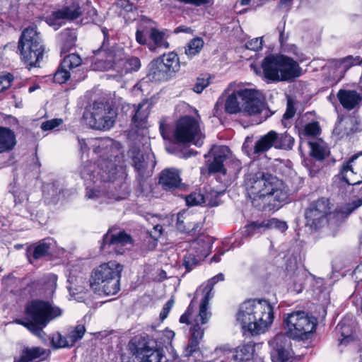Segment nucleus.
Segmentation results:
<instances>
[{
  "label": "nucleus",
  "mask_w": 362,
  "mask_h": 362,
  "mask_svg": "<svg viewBox=\"0 0 362 362\" xmlns=\"http://www.w3.org/2000/svg\"><path fill=\"white\" fill-rule=\"evenodd\" d=\"M295 139L287 132L278 134L275 131H270L259 139L255 146L254 153H260L269 150L271 147L278 149H292Z\"/></svg>",
  "instance_id": "18"
},
{
  "label": "nucleus",
  "mask_w": 362,
  "mask_h": 362,
  "mask_svg": "<svg viewBox=\"0 0 362 362\" xmlns=\"http://www.w3.org/2000/svg\"><path fill=\"white\" fill-rule=\"evenodd\" d=\"M198 264V260L192 254L186 255L183 259V265L187 271L189 272Z\"/></svg>",
  "instance_id": "56"
},
{
  "label": "nucleus",
  "mask_w": 362,
  "mask_h": 362,
  "mask_svg": "<svg viewBox=\"0 0 362 362\" xmlns=\"http://www.w3.org/2000/svg\"><path fill=\"white\" fill-rule=\"evenodd\" d=\"M204 40L201 37H195L189 41L185 47V53L188 58L192 59L197 55L203 48Z\"/></svg>",
  "instance_id": "38"
},
{
  "label": "nucleus",
  "mask_w": 362,
  "mask_h": 362,
  "mask_svg": "<svg viewBox=\"0 0 362 362\" xmlns=\"http://www.w3.org/2000/svg\"><path fill=\"white\" fill-rule=\"evenodd\" d=\"M13 80V76L11 74L0 76V92L10 87Z\"/></svg>",
  "instance_id": "58"
},
{
  "label": "nucleus",
  "mask_w": 362,
  "mask_h": 362,
  "mask_svg": "<svg viewBox=\"0 0 362 362\" xmlns=\"http://www.w3.org/2000/svg\"><path fill=\"white\" fill-rule=\"evenodd\" d=\"M71 74L70 71L66 68L62 67V65L60 64L59 68L56 71L54 75V81L56 83L59 84H62L67 81V80L70 78Z\"/></svg>",
  "instance_id": "50"
},
{
  "label": "nucleus",
  "mask_w": 362,
  "mask_h": 362,
  "mask_svg": "<svg viewBox=\"0 0 362 362\" xmlns=\"http://www.w3.org/2000/svg\"><path fill=\"white\" fill-rule=\"evenodd\" d=\"M16 144L14 132L7 127H0V153L11 151Z\"/></svg>",
  "instance_id": "31"
},
{
  "label": "nucleus",
  "mask_w": 362,
  "mask_h": 362,
  "mask_svg": "<svg viewBox=\"0 0 362 362\" xmlns=\"http://www.w3.org/2000/svg\"><path fill=\"white\" fill-rule=\"evenodd\" d=\"M151 21L140 23L136 32V40L140 45H147L151 51L157 48L168 49L169 43L165 33L153 26Z\"/></svg>",
  "instance_id": "14"
},
{
  "label": "nucleus",
  "mask_w": 362,
  "mask_h": 362,
  "mask_svg": "<svg viewBox=\"0 0 362 362\" xmlns=\"http://www.w3.org/2000/svg\"><path fill=\"white\" fill-rule=\"evenodd\" d=\"M288 37V35H286L283 30L280 32L279 42L281 44L282 49L284 51L293 53L294 55H296L297 60L303 62L304 60L303 55L298 52L297 47L294 45H288L286 44Z\"/></svg>",
  "instance_id": "40"
},
{
  "label": "nucleus",
  "mask_w": 362,
  "mask_h": 362,
  "mask_svg": "<svg viewBox=\"0 0 362 362\" xmlns=\"http://www.w3.org/2000/svg\"><path fill=\"white\" fill-rule=\"evenodd\" d=\"M354 276L358 282L362 281V262L355 269Z\"/></svg>",
  "instance_id": "63"
},
{
  "label": "nucleus",
  "mask_w": 362,
  "mask_h": 362,
  "mask_svg": "<svg viewBox=\"0 0 362 362\" xmlns=\"http://www.w3.org/2000/svg\"><path fill=\"white\" fill-rule=\"evenodd\" d=\"M224 280V275L222 273H219L216 276H214L211 279L208 281L207 285L211 286L214 287L216 284H217L218 281H222Z\"/></svg>",
  "instance_id": "62"
},
{
  "label": "nucleus",
  "mask_w": 362,
  "mask_h": 362,
  "mask_svg": "<svg viewBox=\"0 0 362 362\" xmlns=\"http://www.w3.org/2000/svg\"><path fill=\"white\" fill-rule=\"evenodd\" d=\"M57 276L54 274L44 276L40 280L42 290L46 297L52 296L57 288Z\"/></svg>",
  "instance_id": "36"
},
{
  "label": "nucleus",
  "mask_w": 362,
  "mask_h": 362,
  "mask_svg": "<svg viewBox=\"0 0 362 362\" xmlns=\"http://www.w3.org/2000/svg\"><path fill=\"white\" fill-rule=\"evenodd\" d=\"M337 97L341 105L347 109H354L361 100V97L356 90H340Z\"/></svg>",
  "instance_id": "29"
},
{
  "label": "nucleus",
  "mask_w": 362,
  "mask_h": 362,
  "mask_svg": "<svg viewBox=\"0 0 362 362\" xmlns=\"http://www.w3.org/2000/svg\"><path fill=\"white\" fill-rule=\"evenodd\" d=\"M251 347L247 345L239 346L236 349H232L231 361L240 362L249 359L250 356Z\"/></svg>",
  "instance_id": "41"
},
{
  "label": "nucleus",
  "mask_w": 362,
  "mask_h": 362,
  "mask_svg": "<svg viewBox=\"0 0 362 362\" xmlns=\"http://www.w3.org/2000/svg\"><path fill=\"white\" fill-rule=\"evenodd\" d=\"M310 144L312 156L319 160L323 159L326 153L325 149L317 143H310Z\"/></svg>",
  "instance_id": "54"
},
{
  "label": "nucleus",
  "mask_w": 362,
  "mask_h": 362,
  "mask_svg": "<svg viewBox=\"0 0 362 362\" xmlns=\"http://www.w3.org/2000/svg\"><path fill=\"white\" fill-rule=\"evenodd\" d=\"M81 62L82 60L79 55L76 54H70L64 58L61 64L62 65L63 69L66 68L70 71L72 69L80 66Z\"/></svg>",
  "instance_id": "42"
},
{
  "label": "nucleus",
  "mask_w": 362,
  "mask_h": 362,
  "mask_svg": "<svg viewBox=\"0 0 362 362\" xmlns=\"http://www.w3.org/2000/svg\"><path fill=\"white\" fill-rule=\"evenodd\" d=\"M163 227L160 225H156L151 231L150 235L153 238L154 242L158 240L162 233Z\"/></svg>",
  "instance_id": "61"
},
{
  "label": "nucleus",
  "mask_w": 362,
  "mask_h": 362,
  "mask_svg": "<svg viewBox=\"0 0 362 362\" xmlns=\"http://www.w3.org/2000/svg\"><path fill=\"white\" fill-rule=\"evenodd\" d=\"M262 70L253 65L256 74L261 75L267 82L290 81L300 76V67L293 59L282 54H269L262 62Z\"/></svg>",
  "instance_id": "4"
},
{
  "label": "nucleus",
  "mask_w": 362,
  "mask_h": 362,
  "mask_svg": "<svg viewBox=\"0 0 362 362\" xmlns=\"http://www.w3.org/2000/svg\"><path fill=\"white\" fill-rule=\"evenodd\" d=\"M85 332V327L82 325H78L74 328L71 329L67 334L69 343L74 345L77 341L81 339L83 337Z\"/></svg>",
  "instance_id": "43"
},
{
  "label": "nucleus",
  "mask_w": 362,
  "mask_h": 362,
  "mask_svg": "<svg viewBox=\"0 0 362 362\" xmlns=\"http://www.w3.org/2000/svg\"><path fill=\"white\" fill-rule=\"evenodd\" d=\"M89 2L90 0H71L69 5L53 11L46 18V22L57 30L64 24V21L74 20L84 13L88 7Z\"/></svg>",
  "instance_id": "17"
},
{
  "label": "nucleus",
  "mask_w": 362,
  "mask_h": 362,
  "mask_svg": "<svg viewBox=\"0 0 362 362\" xmlns=\"http://www.w3.org/2000/svg\"><path fill=\"white\" fill-rule=\"evenodd\" d=\"M179 170L170 168L163 170L159 175L158 183L165 191H173L181 185Z\"/></svg>",
  "instance_id": "25"
},
{
  "label": "nucleus",
  "mask_w": 362,
  "mask_h": 362,
  "mask_svg": "<svg viewBox=\"0 0 362 362\" xmlns=\"http://www.w3.org/2000/svg\"><path fill=\"white\" fill-rule=\"evenodd\" d=\"M214 354L220 358L221 362H225L228 360L231 361L232 349L225 346H221L215 349Z\"/></svg>",
  "instance_id": "52"
},
{
  "label": "nucleus",
  "mask_w": 362,
  "mask_h": 362,
  "mask_svg": "<svg viewBox=\"0 0 362 362\" xmlns=\"http://www.w3.org/2000/svg\"><path fill=\"white\" fill-rule=\"evenodd\" d=\"M263 226L265 230L275 228L281 232H284L288 228L287 223L285 221L274 218L263 221Z\"/></svg>",
  "instance_id": "44"
},
{
  "label": "nucleus",
  "mask_w": 362,
  "mask_h": 362,
  "mask_svg": "<svg viewBox=\"0 0 362 362\" xmlns=\"http://www.w3.org/2000/svg\"><path fill=\"white\" fill-rule=\"evenodd\" d=\"M157 60L162 62L165 68L170 72L177 71L180 66L179 57L173 52L164 54L161 57L158 58Z\"/></svg>",
  "instance_id": "37"
},
{
  "label": "nucleus",
  "mask_w": 362,
  "mask_h": 362,
  "mask_svg": "<svg viewBox=\"0 0 362 362\" xmlns=\"http://www.w3.org/2000/svg\"><path fill=\"white\" fill-rule=\"evenodd\" d=\"M296 113V110L294 108L293 104L291 99L288 100L287 102V107L285 113L283 115L282 117V124L285 127H288L291 125V122H289V119L292 118Z\"/></svg>",
  "instance_id": "48"
},
{
  "label": "nucleus",
  "mask_w": 362,
  "mask_h": 362,
  "mask_svg": "<svg viewBox=\"0 0 362 362\" xmlns=\"http://www.w3.org/2000/svg\"><path fill=\"white\" fill-rule=\"evenodd\" d=\"M119 146L117 143L116 149L109 148L103 152L97 165L89 163L81 170V177L86 185V199H97L105 195L110 199L120 200L128 196L129 187L124 182L126 175L119 164Z\"/></svg>",
  "instance_id": "1"
},
{
  "label": "nucleus",
  "mask_w": 362,
  "mask_h": 362,
  "mask_svg": "<svg viewBox=\"0 0 362 362\" xmlns=\"http://www.w3.org/2000/svg\"><path fill=\"white\" fill-rule=\"evenodd\" d=\"M101 31L103 34L104 41L101 48L96 51L92 69L95 71H105L111 69H116L120 76H123L130 71H136L141 66L140 60L137 57H132L127 60L122 58V52L118 50L115 52L113 50H106V41L108 40L109 30L103 28Z\"/></svg>",
  "instance_id": "5"
},
{
  "label": "nucleus",
  "mask_w": 362,
  "mask_h": 362,
  "mask_svg": "<svg viewBox=\"0 0 362 362\" xmlns=\"http://www.w3.org/2000/svg\"><path fill=\"white\" fill-rule=\"evenodd\" d=\"M18 49L21 59L28 69L39 66L45 48L40 33L35 27L23 30L18 41Z\"/></svg>",
  "instance_id": "11"
},
{
  "label": "nucleus",
  "mask_w": 362,
  "mask_h": 362,
  "mask_svg": "<svg viewBox=\"0 0 362 362\" xmlns=\"http://www.w3.org/2000/svg\"><path fill=\"white\" fill-rule=\"evenodd\" d=\"M231 152L226 146H214L208 154H205V158L212 157V160H207L208 170L209 173H220L223 175L226 173L224 163L231 157Z\"/></svg>",
  "instance_id": "21"
},
{
  "label": "nucleus",
  "mask_w": 362,
  "mask_h": 362,
  "mask_svg": "<svg viewBox=\"0 0 362 362\" xmlns=\"http://www.w3.org/2000/svg\"><path fill=\"white\" fill-rule=\"evenodd\" d=\"M362 63V59L358 57H353L349 55L346 57L336 60V65H344L346 69L351 68L353 66L360 65Z\"/></svg>",
  "instance_id": "45"
},
{
  "label": "nucleus",
  "mask_w": 362,
  "mask_h": 362,
  "mask_svg": "<svg viewBox=\"0 0 362 362\" xmlns=\"http://www.w3.org/2000/svg\"><path fill=\"white\" fill-rule=\"evenodd\" d=\"M245 187L252 205L259 210L278 209L287 199L284 182L263 172L247 174L245 178Z\"/></svg>",
  "instance_id": "2"
},
{
  "label": "nucleus",
  "mask_w": 362,
  "mask_h": 362,
  "mask_svg": "<svg viewBox=\"0 0 362 362\" xmlns=\"http://www.w3.org/2000/svg\"><path fill=\"white\" fill-rule=\"evenodd\" d=\"M264 108L262 95L253 89H242L230 94L225 103V110L229 114L244 113L257 115Z\"/></svg>",
  "instance_id": "9"
},
{
  "label": "nucleus",
  "mask_w": 362,
  "mask_h": 362,
  "mask_svg": "<svg viewBox=\"0 0 362 362\" xmlns=\"http://www.w3.org/2000/svg\"><path fill=\"white\" fill-rule=\"evenodd\" d=\"M128 157L132 160V165L134 169L138 172L139 175L144 174L145 170L148 166V159L150 155L145 156L141 153V150L137 146H132L128 151Z\"/></svg>",
  "instance_id": "26"
},
{
  "label": "nucleus",
  "mask_w": 362,
  "mask_h": 362,
  "mask_svg": "<svg viewBox=\"0 0 362 362\" xmlns=\"http://www.w3.org/2000/svg\"><path fill=\"white\" fill-rule=\"evenodd\" d=\"M174 305V300L170 299L168 300V302L165 304L163 306L160 313V318L161 321H163L168 315V313H170V310Z\"/></svg>",
  "instance_id": "60"
},
{
  "label": "nucleus",
  "mask_w": 362,
  "mask_h": 362,
  "mask_svg": "<svg viewBox=\"0 0 362 362\" xmlns=\"http://www.w3.org/2000/svg\"><path fill=\"white\" fill-rule=\"evenodd\" d=\"M123 267L115 261L96 267L90 278L91 289L99 295H115L120 289L119 280Z\"/></svg>",
  "instance_id": "8"
},
{
  "label": "nucleus",
  "mask_w": 362,
  "mask_h": 362,
  "mask_svg": "<svg viewBox=\"0 0 362 362\" xmlns=\"http://www.w3.org/2000/svg\"><path fill=\"white\" fill-rule=\"evenodd\" d=\"M54 243L52 239H44L31 247L28 251L34 259H41L48 256L54 247Z\"/></svg>",
  "instance_id": "30"
},
{
  "label": "nucleus",
  "mask_w": 362,
  "mask_h": 362,
  "mask_svg": "<svg viewBox=\"0 0 362 362\" xmlns=\"http://www.w3.org/2000/svg\"><path fill=\"white\" fill-rule=\"evenodd\" d=\"M90 2L88 3V4H90ZM87 11V15L88 16V18L89 19L87 21V23L89 21H95V16L97 15V11L95 8H90V6L88 5V7H87L86 11Z\"/></svg>",
  "instance_id": "64"
},
{
  "label": "nucleus",
  "mask_w": 362,
  "mask_h": 362,
  "mask_svg": "<svg viewBox=\"0 0 362 362\" xmlns=\"http://www.w3.org/2000/svg\"><path fill=\"white\" fill-rule=\"evenodd\" d=\"M185 201L189 206H198L204 203V197L199 192H194L187 196Z\"/></svg>",
  "instance_id": "47"
},
{
  "label": "nucleus",
  "mask_w": 362,
  "mask_h": 362,
  "mask_svg": "<svg viewBox=\"0 0 362 362\" xmlns=\"http://www.w3.org/2000/svg\"><path fill=\"white\" fill-rule=\"evenodd\" d=\"M13 197L16 203L15 207L18 211H21V215L25 218L34 219L36 217L35 203L29 202L27 194L25 193L21 196L14 194Z\"/></svg>",
  "instance_id": "27"
},
{
  "label": "nucleus",
  "mask_w": 362,
  "mask_h": 362,
  "mask_svg": "<svg viewBox=\"0 0 362 362\" xmlns=\"http://www.w3.org/2000/svg\"><path fill=\"white\" fill-rule=\"evenodd\" d=\"M283 322L288 337L297 340L308 339L316 326V319L303 310L284 314Z\"/></svg>",
  "instance_id": "12"
},
{
  "label": "nucleus",
  "mask_w": 362,
  "mask_h": 362,
  "mask_svg": "<svg viewBox=\"0 0 362 362\" xmlns=\"http://www.w3.org/2000/svg\"><path fill=\"white\" fill-rule=\"evenodd\" d=\"M174 136L178 142H190L198 147L204 144V135L197 121L190 116L182 117L177 122Z\"/></svg>",
  "instance_id": "15"
},
{
  "label": "nucleus",
  "mask_w": 362,
  "mask_h": 362,
  "mask_svg": "<svg viewBox=\"0 0 362 362\" xmlns=\"http://www.w3.org/2000/svg\"><path fill=\"white\" fill-rule=\"evenodd\" d=\"M78 142L82 153L87 152L90 148H93L94 153H103L105 151L106 152L109 148L112 150L113 146H115L114 148L116 149L117 145V143L110 139L93 138L86 141L78 137Z\"/></svg>",
  "instance_id": "23"
},
{
  "label": "nucleus",
  "mask_w": 362,
  "mask_h": 362,
  "mask_svg": "<svg viewBox=\"0 0 362 362\" xmlns=\"http://www.w3.org/2000/svg\"><path fill=\"white\" fill-rule=\"evenodd\" d=\"M356 119L354 118H347L341 121L334 129V132L339 135L340 138L348 136L351 134L357 131L355 126Z\"/></svg>",
  "instance_id": "35"
},
{
  "label": "nucleus",
  "mask_w": 362,
  "mask_h": 362,
  "mask_svg": "<svg viewBox=\"0 0 362 362\" xmlns=\"http://www.w3.org/2000/svg\"><path fill=\"white\" fill-rule=\"evenodd\" d=\"M336 329L343 337L340 340L341 344H346L354 339L353 327L350 324H347L345 320L339 322L337 325Z\"/></svg>",
  "instance_id": "39"
},
{
  "label": "nucleus",
  "mask_w": 362,
  "mask_h": 362,
  "mask_svg": "<svg viewBox=\"0 0 362 362\" xmlns=\"http://www.w3.org/2000/svg\"><path fill=\"white\" fill-rule=\"evenodd\" d=\"M330 207L329 200L320 198L310 204L306 210L305 216L307 225L317 229L326 221L327 215L329 213Z\"/></svg>",
  "instance_id": "19"
},
{
  "label": "nucleus",
  "mask_w": 362,
  "mask_h": 362,
  "mask_svg": "<svg viewBox=\"0 0 362 362\" xmlns=\"http://www.w3.org/2000/svg\"><path fill=\"white\" fill-rule=\"evenodd\" d=\"M245 47L246 49L252 50V51H259L262 48V37H256L247 41Z\"/></svg>",
  "instance_id": "57"
},
{
  "label": "nucleus",
  "mask_w": 362,
  "mask_h": 362,
  "mask_svg": "<svg viewBox=\"0 0 362 362\" xmlns=\"http://www.w3.org/2000/svg\"><path fill=\"white\" fill-rule=\"evenodd\" d=\"M63 120L59 118L52 119L49 120H47L43 122L41 124V129L43 131H50L54 129L56 127L62 124Z\"/></svg>",
  "instance_id": "53"
},
{
  "label": "nucleus",
  "mask_w": 362,
  "mask_h": 362,
  "mask_svg": "<svg viewBox=\"0 0 362 362\" xmlns=\"http://www.w3.org/2000/svg\"><path fill=\"white\" fill-rule=\"evenodd\" d=\"M164 335L167 337V341L165 339L158 341L148 336L132 339L129 349L137 362H160L163 356L162 350L163 344L169 343L174 337L175 333L171 330H165Z\"/></svg>",
  "instance_id": "10"
},
{
  "label": "nucleus",
  "mask_w": 362,
  "mask_h": 362,
  "mask_svg": "<svg viewBox=\"0 0 362 362\" xmlns=\"http://www.w3.org/2000/svg\"><path fill=\"white\" fill-rule=\"evenodd\" d=\"M186 212H179L177 216V228L182 232L190 233L200 230L202 224L200 223H192L190 217L185 216Z\"/></svg>",
  "instance_id": "33"
},
{
  "label": "nucleus",
  "mask_w": 362,
  "mask_h": 362,
  "mask_svg": "<svg viewBox=\"0 0 362 362\" xmlns=\"http://www.w3.org/2000/svg\"><path fill=\"white\" fill-rule=\"evenodd\" d=\"M133 244V240L130 235L124 231L112 233L111 231L103 237L102 247L107 249L109 252H115L117 255H122L126 250L130 248Z\"/></svg>",
  "instance_id": "20"
},
{
  "label": "nucleus",
  "mask_w": 362,
  "mask_h": 362,
  "mask_svg": "<svg viewBox=\"0 0 362 362\" xmlns=\"http://www.w3.org/2000/svg\"><path fill=\"white\" fill-rule=\"evenodd\" d=\"M274 318L273 306L264 299H250L243 302L236 315L241 329L252 335L264 333L271 326Z\"/></svg>",
  "instance_id": "3"
},
{
  "label": "nucleus",
  "mask_w": 362,
  "mask_h": 362,
  "mask_svg": "<svg viewBox=\"0 0 362 362\" xmlns=\"http://www.w3.org/2000/svg\"><path fill=\"white\" fill-rule=\"evenodd\" d=\"M52 341L53 345L57 348H65L74 346L72 344L69 343L68 335L64 337L59 333L53 336Z\"/></svg>",
  "instance_id": "49"
},
{
  "label": "nucleus",
  "mask_w": 362,
  "mask_h": 362,
  "mask_svg": "<svg viewBox=\"0 0 362 362\" xmlns=\"http://www.w3.org/2000/svg\"><path fill=\"white\" fill-rule=\"evenodd\" d=\"M320 126L317 122L308 123L304 127V133L308 136H315L320 134Z\"/></svg>",
  "instance_id": "55"
},
{
  "label": "nucleus",
  "mask_w": 362,
  "mask_h": 362,
  "mask_svg": "<svg viewBox=\"0 0 362 362\" xmlns=\"http://www.w3.org/2000/svg\"><path fill=\"white\" fill-rule=\"evenodd\" d=\"M262 222H252L250 224L245 226L243 231V235L245 237L252 236L257 233H262L264 232Z\"/></svg>",
  "instance_id": "46"
},
{
  "label": "nucleus",
  "mask_w": 362,
  "mask_h": 362,
  "mask_svg": "<svg viewBox=\"0 0 362 362\" xmlns=\"http://www.w3.org/2000/svg\"><path fill=\"white\" fill-rule=\"evenodd\" d=\"M213 289L214 287L206 284L203 290L204 296L199 305V313L191 321L189 319L192 318L194 300L191 301L187 310L180 318L181 323L192 324L191 339L189 344L190 352L195 351L198 348L199 341L204 336V329L202 325L206 323L211 317V313L209 311V303L214 297Z\"/></svg>",
  "instance_id": "7"
},
{
  "label": "nucleus",
  "mask_w": 362,
  "mask_h": 362,
  "mask_svg": "<svg viewBox=\"0 0 362 362\" xmlns=\"http://www.w3.org/2000/svg\"><path fill=\"white\" fill-rule=\"evenodd\" d=\"M209 84L208 78H197V82L193 88L194 92L200 93Z\"/></svg>",
  "instance_id": "59"
},
{
  "label": "nucleus",
  "mask_w": 362,
  "mask_h": 362,
  "mask_svg": "<svg viewBox=\"0 0 362 362\" xmlns=\"http://www.w3.org/2000/svg\"><path fill=\"white\" fill-rule=\"evenodd\" d=\"M169 71L162 62L153 60L149 66V76L156 81H166L169 78Z\"/></svg>",
  "instance_id": "34"
},
{
  "label": "nucleus",
  "mask_w": 362,
  "mask_h": 362,
  "mask_svg": "<svg viewBox=\"0 0 362 362\" xmlns=\"http://www.w3.org/2000/svg\"><path fill=\"white\" fill-rule=\"evenodd\" d=\"M61 40L63 42V49L72 46L76 40V35L71 30H64L60 36Z\"/></svg>",
  "instance_id": "51"
},
{
  "label": "nucleus",
  "mask_w": 362,
  "mask_h": 362,
  "mask_svg": "<svg viewBox=\"0 0 362 362\" xmlns=\"http://www.w3.org/2000/svg\"><path fill=\"white\" fill-rule=\"evenodd\" d=\"M271 346V358L274 362H287L291 357V341L285 334L276 335Z\"/></svg>",
  "instance_id": "22"
},
{
  "label": "nucleus",
  "mask_w": 362,
  "mask_h": 362,
  "mask_svg": "<svg viewBox=\"0 0 362 362\" xmlns=\"http://www.w3.org/2000/svg\"><path fill=\"white\" fill-rule=\"evenodd\" d=\"M49 355V351L40 346H25L14 362H41Z\"/></svg>",
  "instance_id": "24"
},
{
  "label": "nucleus",
  "mask_w": 362,
  "mask_h": 362,
  "mask_svg": "<svg viewBox=\"0 0 362 362\" xmlns=\"http://www.w3.org/2000/svg\"><path fill=\"white\" fill-rule=\"evenodd\" d=\"M213 239L210 236L202 235L199 237L192 243V247L195 250L197 256L201 258L206 257L211 252Z\"/></svg>",
  "instance_id": "32"
},
{
  "label": "nucleus",
  "mask_w": 362,
  "mask_h": 362,
  "mask_svg": "<svg viewBox=\"0 0 362 362\" xmlns=\"http://www.w3.org/2000/svg\"><path fill=\"white\" fill-rule=\"evenodd\" d=\"M26 318L17 319L15 323L25 327L35 336L42 338V330L51 320L62 315V310L59 307L54 306L49 302L34 300L26 307Z\"/></svg>",
  "instance_id": "6"
},
{
  "label": "nucleus",
  "mask_w": 362,
  "mask_h": 362,
  "mask_svg": "<svg viewBox=\"0 0 362 362\" xmlns=\"http://www.w3.org/2000/svg\"><path fill=\"white\" fill-rule=\"evenodd\" d=\"M132 119L129 136L138 143H148V131L147 129V118L149 115V105L148 103H139L137 106L133 105Z\"/></svg>",
  "instance_id": "16"
},
{
  "label": "nucleus",
  "mask_w": 362,
  "mask_h": 362,
  "mask_svg": "<svg viewBox=\"0 0 362 362\" xmlns=\"http://www.w3.org/2000/svg\"><path fill=\"white\" fill-rule=\"evenodd\" d=\"M117 115V111L108 103L96 101L87 109L83 117L90 127L108 130L114 126Z\"/></svg>",
  "instance_id": "13"
},
{
  "label": "nucleus",
  "mask_w": 362,
  "mask_h": 362,
  "mask_svg": "<svg viewBox=\"0 0 362 362\" xmlns=\"http://www.w3.org/2000/svg\"><path fill=\"white\" fill-rule=\"evenodd\" d=\"M340 175L349 185H356L362 182V177H360L359 173L354 166V163H351V158L341 165Z\"/></svg>",
  "instance_id": "28"
}]
</instances>
